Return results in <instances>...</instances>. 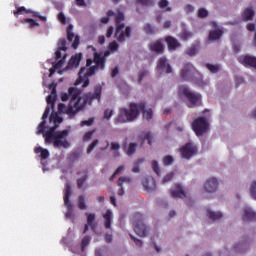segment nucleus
<instances>
[{"label":"nucleus","mask_w":256,"mask_h":256,"mask_svg":"<svg viewBox=\"0 0 256 256\" xmlns=\"http://www.w3.org/2000/svg\"><path fill=\"white\" fill-rule=\"evenodd\" d=\"M103 93V87L101 84H97L94 86L93 93L87 92L84 93L81 97V90L70 87L68 89V93H61L60 99L61 101H69L68 106L63 103L58 104V113H65L69 115V117H75L79 111H83L87 105H93V101H98L101 103V95Z\"/></svg>","instance_id":"nucleus-1"},{"label":"nucleus","mask_w":256,"mask_h":256,"mask_svg":"<svg viewBox=\"0 0 256 256\" xmlns=\"http://www.w3.org/2000/svg\"><path fill=\"white\" fill-rule=\"evenodd\" d=\"M88 49H91L93 52V59L87 58L86 67L80 69L78 73L79 77L75 82V85H81V83H83V88L89 87V77H93L97 69H105V56H101V54L97 53V49L93 46H88Z\"/></svg>","instance_id":"nucleus-2"},{"label":"nucleus","mask_w":256,"mask_h":256,"mask_svg":"<svg viewBox=\"0 0 256 256\" xmlns=\"http://www.w3.org/2000/svg\"><path fill=\"white\" fill-rule=\"evenodd\" d=\"M45 125H47V122L42 120L38 125V133L43 135L46 145L52 144L54 147H63L64 149H69V147H71V144L67 140V137H69V130L56 132L55 127H50L45 131Z\"/></svg>","instance_id":"nucleus-3"},{"label":"nucleus","mask_w":256,"mask_h":256,"mask_svg":"<svg viewBox=\"0 0 256 256\" xmlns=\"http://www.w3.org/2000/svg\"><path fill=\"white\" fill-rule=\"evenodd\" d=\"M145 103H130L129 109L127 108H120L119 114L117 118H115L114 123H131V121H135L137 117H139V113H142L143 119H146L149 121L150 119H153V110L148 109L145 110Z\"/></svg>","instance_id":"nucleus-4"},{"label":"nucleus","mask_w":256,"mask_h":256,"mask_svg":"<svg viewBox=\"0 0 256 256\" xmlns=\"http://www.w3.org/2000/svg\"><path fill=\"white\" fill-rule=\"evenodd\" d=\"M124 20L125 16L121 12H119L115 17L116 31L114 37L119 43H124L126 39L131 37V27L127 26L125 28V23H122Z\"/></svg>","instance_id":"nucleus-5"},{"label":"nucleus","mask_w":256,"mask_h":256,"mask_svg":"<svg viewBox=\"0 0 256 256\" xmlns=\"http://www.w3.org/2000/svg\"><path fill=\"white\" fill-rule=\"evenodd\" d=\"M195 73H197V69L191 63H186L180 72V78L182 81H193L196 85H201L202 80L195 79Z\"/></svg>","instance_id":"nucleus-6"},{"label":"nucleus","mask_w":256,"mask_h":256,"mask_svg":"<svg viewBox=\"0 0 256 256\" xmlns=\"http://www.w3.org/2000/svg\"><path fill=\"white\" fill-rule=\"evenodd\" d=\"M192 130L197 137L205 135L209 131V120L205 117H199L192 122Z\"/></svg>","instance_id":"nucleus-7"},{"label":"nucleus","mask_w":256,"mask_h":256,"mask_svg":"<svg viewBox=\"0 0 256 256\" xmlns=\"http://www.w3.org/2000/svg\"><path fill=\"white\" fill-rule=\"evenodd\" d=\"M143 221V214L136 212L133 216V227L139 237H147V225Z\"/></svg>","instance_id":"nucleus-8"},{"label":"nucleus","mask_w":256,"mask_h":256,"mask_svg":"<svg viewBox=\"0 0 256 256\" xmlns=\"http://www.w3.org/2000/svg\"><path fill=\"white\" fill-rule=\"evenodd\" d=\"M179 93H181V95H184V97L188 99L190 105H192L193 107H195V105H197L199 101H201V94L193 93L187 88V86H180Z\"/></svg>","instance_id":"nucleus-9"},{"label":"nucleus","mask_w":256,"mask_h":256,"mask_svg":"<svg viewBox=\"0 0 256 256\" xmlns=\"http://www.w3.org/2000/svg\"><path fill=\"white\" fill-rule=\"evenodd\" d=\"M69 199H71V184L66 183L64 190V205L67 207L65 213L66 219H71V217H73V205H71Z\"/></svg>","instance_id":"nucleus-10"},{"label":"nucleus","mask_w":256,"mask_h":256,"mask_svg":"<svg viewBox=\"0 0 256 256\" xmlns=\"http://www.w3.org/2000/svg\"><path fill=\"white\" fill-rule=\"evenodd\" d=\"M180 155L183 159H191L194 155H197V146L188 142L180 148Z\"/></svg>","instance_id":"nucleus-11"},{"label":"nucleus","mask_w":256,"mask_h":256,"mask_svg":"<svg viewBox=\"0 0 256 256\" xmlns=\"http://www.w3.org/2000/svg\"><path fill=\"white\" fill-rule=\"evenodd\" d=\"M81 59H83V54L78 53L72 56L67 64V66L64 68V71H69L71 69H77L81 63Z\"/></svg>","instance_id":"nucleus-12"},{"label":"nucleus","mask_w":256,"mask_h":256,"mask_svg":"<svg viewBox=\"0 0 256 256\" xmlns=\"http://www.w3.org/2000/svg\"><path fill=\"white\" fill-rule=\"evenodd\" d=\"M23 11H25L26 13H31L32 17H37V19H39L43 23H46V21H47V16H41V14H39V12L27 10L25 8V6L18 7L17 10H15L13 13H14L15 17H18L19 13H23Z\"/></svg>","instance_id":"nucleus-13"},{"label":"nucleus","mask_w":256,"mask_h":256,"mask_svg":"<svg viewBox=\"0 0 256 256\" xmlns=\"http://www.w3.org/2000/svg\"><path fill=\"white\" fill-rule=\"evenodd\" d=\"M67 40L72 43V49H77V47H79V36H76L73 33V24H70L67 27Z\"/></svg>","instance_id":"nucleus-14"},{"label":"nucleus","mask_w":256,"mask_h":256,"mask_svg":"<svg viewBox=\"0 0 256 256\" xmlns=\"http://www.w3.org/2000/svg\"><path fill=\"white\" fill-rule=\"evenodd\" d=\"M239 63L244 67H253L256 69V57L251 55L240 56L238 58Z\"/></svg>","instance_id":"nucleus-15"},{"label":"nucleus","mask_w":256,"mask_h":256,"mask_svg":"<svg viewBox=\"0 0 256 256\" xmlns=\"http://www.w3.org/2000/svg\"><path fill=\"white\" fill-rule=\"evenodd\" d=\"M219 186V182H217V178H210L204 184V190L207 193H215L217 191V187Z\"/></svg>","instance_id":"nucleus-16"},{"label":"nucleus","mask_w":256,"mask_h":256,"mask_svg":"<svg viewBox=\"0 0 256 256\" xmlns=\"http://www.w3.org/2000/svg\"><path fill=\"white\" fill-rule=\"evenodd\" d=\"M157 69L164 71L165 73H173V68L167 63V58L162 57L158 60Z\"/></svg>","instance_id":"nucleus-17"},{"label":"nucleus","mask_w":256,"mask_h":256,"mask_svg":"<svg viewBox=\"0 0 256 256\" xmlns=\"http://www.w3.org/2000/svg\"><path fill=\"white\" fill-rule=\"evenodd\" d=\"M143 187L146 191H155L157 189V184L155 182V178L152 176L146 177L142 182Z\"/></svg>","instance_id":"nucleus-18"},{"label":"nucleus","mask_w":256,"mask_h":256,"mask_svg":"<svg viewBox=\"0 0 256 256\" xmlns=\"http://www.w3.org/2000/svg\"><path fill=\"white\" fill-rule=\"evenodd\" d=\"M149 49L153 53H157L158 55H161V53H163V51L165 50V47L163 46V40L159 39V40H156L155 42H152L149 45Z\"/></svg>","instance_id":"nucleus-19"},{"label":"nucleus","mask_w":256,"mask_h":256,"mask_svg":"<svg viewBox=\"0 0 256 256\" xmlns=\"http://www.w3.org/2000/svg\"><path fill=\"white\" fill-rule=\"evenodd\" d=\"M165 42L168 45L169 51H175L176 49H179V47H181V43H179V41L173 36H166Z\"/></svg>","instance_id":"nucleus-20"},{"label":"nucleus","mask_w":256,"mask_h":256,"mask_svg":"<svg viewBox=\"0 0 256 256\" xmlns=\"http://www.w3.org/2000/svg\"><path fill=\"white\" fill-rule=\"evenodd\" d=\"M87 216V224L84 226V231L83 233H86L89 231V226L91 227L92 231H95L96 227L95 226V214L93 213H86Z\"/></svg>","instance_id":"nucleus-21"},{"label":"nucleus","mask_w":256,"mask_h":256,"mask_svg":"<svg viewBox=\"0 0 256 256\" xmlns=\"http://www.w3.org/2000/svg\"><path fill=\"white\" fill-rule=\"evenodd\" d=\"M171 196L175 199H183V197H186L185 190L181 185L176 184L174 189H171Z\"/></svg>","instance_id":"nucleus-22"},{"label":"nucleus","mask_w":256,"mask_h":256,"mask_svg":"<svg viewBox=\"0 0 256 256\" xmlns=\"http://www.w3.org/2000/svg\"><path fill=\"white\" fill-rule=\"evenodd\" d=\"M253 17H255L253 7H247L241 14L242 21H253Z\"/></svg>","instance_id":"nucleus-23"},{"label":"nucleus","mask_w":256,"mask_h":256,"mask_svg":"<svg viewBox=\"0 0 256 256\" xmlns=\"http://www.w3.org/2000/svg\"><path fill=\"white\" fill-rule=\"evenodd\" d=\"M61 51H67V40H65V38L60 39L58 42V49L55 52L57 60L61 59Z\"/></svg>","instance_id":"nucleus-24"},{"label":"nucleus","mask_w":256,"mask_h":256,"mask_svg":"<svg viewBox=\"0 0 256 256\" xmlns=\"http://www.w3.org/2000/svg\"><path fill=\"white\" fill-rule=\"evenodd\" d=\"M243 221H256V213L247 207L244 209Z\"/></svg>","instance_id":"nucleus-25"},{"label":"nucleus","mask_w":256,"mask_h":256,"mask_svg":"<svg viewBox=\"0 0 256 256\" xmlns=\"http://www.w3.org/2000/svg\"><path fill=\"white\" fill-rule=\"evenodd\" d=\"M220 37H223V30L215 29L210 31L208 41H219Z\"/></svg>","instance_id":"nucleus-26"},{"label":"nucleus","mask_w":256,"mask_h":256,"mask_svg":"<svg viewBox=\"0 0 256 256\" xmlns=\"http://www.w3.org/2000/svg\"><path fill=\"white\" fill-rule=\"evenodd\" d=\"M124 183H131V178H129V177H120L118 179V187H120L119 190H118V195H120V196L125 195V190L123 189V184Z\"/></svg>","instance_id":"nucleus-27"},{"label":"nucleus","mask_w":256,"mask_h":256,"mask_svg":"<svg viewBox=\"0 0 256 256\" xmlns=\"http://www.w3.org/2000/svg\"><path fill=\"white\" fill-rule=\"evenodd\" d=\"M34 153H36V155H39L40 153V158L42 160H45V159H49V150L41 147V146H38L34 149Z\"/></svg>","instance_id":"nucleus-28"},{"label":"nucleus","mask_w":256,"mask_h":256,"mask_svg":"<svg viewBox=\"0 0 256 256\" xmlns=\"http://www.w3.org/2000/svg\"><path fill=\"white\" fill-rule=\"evenodd\" d=\"M113 217V212L111 210H107L105 214L103 215L104 221V227L105 229H111V219Z\"/></svg>","instance_id":"nucleus-29"},{"label":"nucleus","mask_w":256,"mask_h":256,"mask_svg":"<svg viewBox=\"0 0 256 256\" xmlns=\"http://www.w3.org/2000/svg\"><path fill=\"white\" fill-rule=\"evenodd\" d=\"M197 51H199V42L192 44L191 47L187 48L186 55H189V57H195V55H197Z\"/></svg>","instance_id":"nucleus-30"},{"label":"nucleus","mask_w":256,"mask_h":256,"mask_svg":"<svg viewBox=\"0 0 256 256\" xmlns=\"http://www.w3.org/2000/svg\"><path fill=\"white\" fill-rule=\"evenodd\" d=\"M78 209H80V211L87 210V199L85 195L78 196Z\"/></svg>","instance_id":"nucleus-31"},{"label":"nucleus","mask_w":256,"mask_h":256,"mask_svg":"<svg viewBox=\"0 0 256 256\" xmlns=\"http://www.w3.org/2000/svg\"><path fill=\"white\" fill-rule=\"evenodd\" d=\"M208 217L211 219V221H219L223 217V214L221 212H213L208 210L207 211Z\"/></svg>","instance_id":"nucleus-32"},{"label":"nucleus","mask_w":256,"mask_h":256,"mask_svg":"<svg viewBox=\"0 0 256 256\" xmlns=\"http://www.w3.org/2000/svg\"><path fill=\"white\" fill-rule=\"evenodd\" d=\"M21 23H27L29 29H35V27H39L38 22L33 20L32 18H25L21 20Z\"/></svg>","instance_id":"nucleus-33"},{"label":"nucleus","mask_w":256,"mask_h":256,"mask_svg":"<svg viewBox=\"0 0 256 256\" xmlns=\"http://www.w3.org/2000/svg\"><path fill=\"white\" fill-rule=\"evenodd\" d=\"M49 121L50 123H55V125H57V123H63V118H61L57 112H54L50 115Z\"/></svg>","instance_id":"nucleus-34"},{"label":"nucleus","mask_w":256,"mask_h":256,"mask_svg":"<svg viewBox=\"0 0 256 256\" xmlns=\"http://www.w3.org/2000/svg\"><path fill=\"white\" fill-rule=\"evenodd\" d=\"M142 141H148V145H153V134L151 132H144L141 135Z\"/></svg>","instance_id":"nucleus-35"},{"label":"nucleus","mask_w":256,"mask_h":256,"mask_svg":"<svg viewBox=\"0 0 256 256\" xmlns=\"http://www.w3.org/2000/svg\"><path fill=\"white\" fill-rule=\"evenodd\" d=\"M47 104L51 105L52 109H55V103L57 101V95L55 94H50L46 98Z\"/></svg>","instance_id":"nucleus-36"},{"label":"nucleus","mask_w":256,"mask_h":256,"mask_svg":"<svg viewBox=\"0 0 256 256\" xmlns=\"http://www.w3.org/2000/svg\"><path fill=\"white\" fill-rule=\"evenodd\" d=\"M110 145H111V151H114V157H119V155H121L119 153V149H121V144L117 142H112Z\"/></svg>","instance_id":"nucleus-37"},{"label":"nucleus","mask_w":256,"mask_h":256,"mask_svg":"<svg viewBox=\"0 0 256 256\" xmlns=\"http://www.w3.org/2000/svg\"><path fill=\"white\" fill-rule=\"evenodd\" d=\"M206 69H208V71L211 73H219V71L221 70V66L207 63Z\"/></svg>","instance_id":"nucleus-38"},{"label":"nucleus","mask_w":256,"mask_h":256,"mask_svg":"<svg viewBox=\"0 0 256 256\" xmlns=\"http://www.w3.org/2000/svg\"><path fill=\"white\" fill-rule=\"evenodd\" d=\"M158 7H160V9H165V11H171V7H169V1L167 0H160L158 2Z\"/></svg>","instance_id":"nucleus-39"},{"label":"nucleus","mask_w":256,"mask_h":256,"mask_svg":"<svg viewBox=\"0 0 256 256\" xmlns=\"http://www.w3.org/2000/svg\"><path fill=\"white\" fill-rule=\"evenodd\" d=\"M191 37H193V33L184 30L181 32L180 34V39H182V41H189V39H191Z\"/></svg>","instance_id":"nucleus-40"},{"label":"nucleus","mask_w":256,"mask_h":256,"mask_svg":"<svg viewBox=\"0 0 256 256\" xmlns=\"http://www.w3.org/2000/svg\"><path fill=\"white\" fill-rule=\"evenodd\" d=\"M136 151H137V144L130 143L126 150V153H127V155H133V154H135Z\"/></svg>","instance_id":"nucleus-41"},{"label":"nucleus","mask_w":256,"mask_h":256,"mask_svg":"<svg viewBox=\"0 0 256 256\" xmlns=\"http://www.w3.org/2000/svg\"><path fill=\"white\" fill-rule=\"evenodd\" d=\"M95 123V118H89L80 122V127H91Z\"/></svg>","instance_id":"nucleus-42"},{"label":"nucleus","mask_w":256,"mask_h":256,"mask_svg":"<svg viewBox=\"0 0 256 256\" xmlns=\"http://www.w3.org/2000/svg\"><path fill=\"white\" fill-rule=\"evenodd\" d=\"M144 31L147 35H153L155 33V27L151 24H146L144 26Z\"/></svg>","instance_id":"nucleus-43"},{"label":"nucleus","mask_w":256,"mask_h":256,"mask_svg":"<svg viewBox=\"0 0 256 256\" xmlns=\"http://www.w3.org/2000/svg\"><path fill=\"white\" fill-rule=\"evenodd\" d=\"M145 161V159L141 158V159H138L136 162H135V165L133 166L132 168V172L133 173H139L140 169H139V165H141V163H143Z\"/></svg>","instance_id":"nucleus-44"},{"label":"nucleus","mask_w":256,"mask_h":256,"mask_svg":"<svg viewBox=\"0 0 256 256\" xmlns=\"http://www.w3.org/2000/svg\"><path fill=\"white\" fill-rule=\"evenodd\" d=\"M152 169L156 175H161V169L159 168V163L157 160L152 161Z\"/></svg>","instance_id":"nucleus-45"},{"label":"nucleus","mask_w":256,"mask_h":256,"mask_svg":"<svg viewBox=\"0 0 256 256\" xmlns=\"http://www.w3.org/2000/svg\"><path fill=\"white\" fill-rule=\"evenodd\" d=\"M173 161H175V160L173 159V156H171V155H167L163 158V164L165 166L173 165Z\"/></svg>","instance_id":"nucleus-46"},{"label":"nucleus","mask_w":256,"mask_h":256,"mask_svg":"<svg viewBox=\"0 0 256 256\" xmlns=\"http://www.w3.org/2000/svg\"><path fill=\"white\" fill-rule=\"evenodd\" d=\"M173 177H175V173H173V172L166 174L162 179V183L163 184L169 183V181H171L173 179Z\"/></svg>","instance_id":"nucleus-47"},{"label":"nucleus","mask_w":256,"mask_h":256,"mask_svg":"<svg viewBox=\"0 0 256 256\" xmlns=\"http://www.w3.org/2000/svg\"><path fill=\"white\" fill-rule=\"evenodd\" d=\"M208 15H209V12L205 8H200L198 10V17L200 19H205V17H208Z\"/></svg>","instance_id":"nucleus-48"},{"label":"nucleus","mask_w":256,"mask_h":256,"mask_svg":"<svg viewBox=\"0 0 256 256\" xmlns=\"http://www.w3.org/2000/svg\"><path fill=\"white\" fill-rule=\"evenodd\" d=\"M89 243H91V237L85 236L81 242L82 251L87 247V245H89Z\"/></svg>","instance_id":"nucleus-49"},{"label":"nucleus","mask_w":256,"mask_h":256,"mask_svg":"<svg viewBox=\"0 0 256 256\" xmlns=\"http://www.w3.org/2000/svg\"><path fill=\"white\" fill-rule=\"evenodd\" d=\"M136 3H139L144 7H151V5H153V0H136Z\"/></svg>","instance_id":"nucleus-50"},{"label":"nucleus","mask_w":256,"mask_h":256,"mask_svg":"<svg viewBox=\"0 0 256 256\" xmlns=\"http://www.w3.org/2000/svg\"><path fill=\"white\" fill-rule=\"evenodd\" d=\"M85 181H87V175H84L82 178L77 180L78 189H83V185H85Z\"/></svg>","instance_id":"nucleus-51"},{"label":"nucleus","mask_w":256,"mask_h":256,"mask_svg":"<svg viewBox=\"0 0 256 256\" xmlns=\"http://www.w3.org/2000/svg\"><path fill=\"white\" fill-rule=\"evenodd\" d=\"M109 51H118L119 50V44L116 41L110 42L108 45Z\"/></svg>","instance_id":"nucleus-52"},{"label":"nucleus","mask_w":256,"mask_h":256,"mask_svg":"<svg viewBox=\"0 0 256 256\" xmlns=\"http://www.w3.org/2000/svg\"><path fill=\"white\" fill-rule=\"evenodd\" d=\"M99 145V140H94L89 146H88V149H87V153H91L93 151V149H95L97 146Z\"/></svg>","instance_id":"nucleus-53"},{"label":"nucleus","mask_w":256,"mask_h":256,"mask_svg":"<svg viewBox=\"0 0 256 256\" xmlns=\"http://www.w3.org/2000/svg\"><path fill=\"white\" fill-rule=\"evenodd\" d=\"M64 63H65V56L58 62H53L52 67H54V69H59L60 67H63Z\"/></svg>","instance_id":"nucleus-54"},{"label":"nucleus","mask_w":256,"mask_h":256,"mask_svg":"<svg viewBox=\"0 0 256 256\" xmlns=\"http://www.w3.org/2000/svg\"><path fill=\"white\" fill-rule=\"evenodd\" d=\"M250 195L251 197H253L256 201V181H254L252 184H251V187H250Z\"/></svg>","instance_id":"nucleus-55"},{"label":"nucleus","mask_w":256,"mask_h":256,"mask_svg":"<svg viewBox=\"0 0 256 256\" xmlns=\"http://www.w3.org/2000/svg\"><path fill=\"white\" fill-rule=\"evenodd\" d=\"M95 134V130L88 131L83 136V141H89L93 135Z\"/></svg>","instance_id":"nucleus-56"},{"label":"nucleus","mask_w":256,"mask_h":256,"mask_svg":"<svg viewBox=\"0 0 256 256\" xmlns=\"http://www.w3.org/2000/svg\"><path fill=\"white\" fill-rule=\"evenodd\" d=\"M147 75H149V71L147 70L140 71L138 75V83H141V81H143V78L147 77Z\"/></svg>","instance_id":"nucleus-57"},{"label":"nucleus","mask_w":256,"mask_h":256,"mask_svg":"<svg viewBox=\"0 0 256 256\" xmlns=\"http://www.w3.org/2000/svg\"><path fill=\"white\" fill-rule=\"evenodd\" d=\"M111 117H113V110L106 109L104 111V119H106V121H109V119H111Z\"/></svg>","instance_id":"nucleus-58"},{"label":"nucleus","mask_w":256,"mask_h":256,"mask_svg":"<svg viewBox=\"0 0 256 256\" xmlns=\"http://www.w3.org/2000/svg\"><path fill=\"white\" fill-rule=\"evenodd\" d=\"M58 21H60L62 25H65L67 23V18L65 17V14H63V12H60L58 14Z\"/></svg>","instance_id":"nucleus-59"},{"label":"nucleus","mask_w":256,"mask_h":256,"mask_svg":"<svg viewBox=\"0 0 256 256\" xmlns=\"http://www.w3.org/2000/svg\"><path fill=\"white\" fill-rule=\"evenodd\" d=\"M130 238L132 239V241H134L135 245H137V247H143V241L135 238V236L130 234Z\"/></svg>","instance_id":"nucleus-60"},{"label":"nucleus","mask_w":256,"mask_h":256,"mask_svg":"<svg viewBox=\"0 0 256 256\" xmlns=\"http://www.w3.org/2000/svg\"><path fill=\"white\" fill-rule=\"evenodd\" d=\"M49 113H51V107L47 106L42 115V121H45V119H47V117H49Z\"/></svg>","instance_id":"nucleus-61"},{"label":"nucleus","mask_w":256,"mask_h":256,"mask_svg":"<svg viewBox=\"0 0 256 256\" xmlns=\"http://www.w3.org/2000/svg\"><path fill=\"white\" fill-rule=\"evenodd\" d=\"M49 113H51V107L47 106L42 115V121H45V119H47V117H49Z\"/></svg>","instance_id":"nucleus-62"},{"label":"nucleus","mask_w":256,"mask_h":256,"mask_svg":"<svg viewBox=\"0 0 256 256\" xmlns=\"http://www.w3.org/2000/svg\"><path fill=\"white\" fill-rule=\"evenodd\" d=\"M115 31V28L113 26H110L106 32V37L109 39V37H112L113 33Z\"/></svg>","instance_id":"nucleus-63"},{"label":"nucleus","mask_w":256,"mask_h":256,"mask_svg":"<svg viewBox=\"0 0 256 256\" xmlns=\"http://www.w3.org/2000/svg\"><path fill=\"white\" fill-rule=\"evenodd\" d=\"M106 243H112L113 242V235L112 234H105L104 236Z\"/></svg>","instance_id":"nucleus-64"}]
</instances>
